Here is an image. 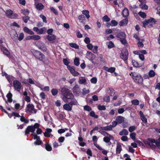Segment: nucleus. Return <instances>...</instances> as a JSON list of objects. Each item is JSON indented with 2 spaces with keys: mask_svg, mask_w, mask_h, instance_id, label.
I'll return each instance as SVG.
<instances>
[{
  "mask_svg": "<svg viewBox=\"0 0 160 160\" xmlns=\"http://www.w3.org/2000/svg\"><path fill=\"white\" fill-rule=\"evenodd\" d=\"M62 99L64 102L68 103L63 105V109L68 111H71L73 105H76L77 102L74 98V96L71 91L65 88H63L61 90Z\"/></svg>",
  "mask_w": 160,
  "mask_h": 160,
  "instance_id": "nucleus-1",
  "label": "nucleus"
},
{
  "mask_svg": "<svg viewBox=\"0 0 160 160\" xmlns=\"http://www.w3.org/2000/svg\"><path fill=\"white\" fill-rule=\"evenodd\" d=\"M128 50L127 49L125 48L122 50L120 54V57L125 62L126 64L128 63L127 60L128 58Z\"/></svg>",
  "mask_w": 160,
  "mask_h": 160,
  "instance_id": "nucleus-2",
  "label": "nucleus"
},
{
  "mask_svg": "<svg viewBox=\"0 0 160 160\" xmlns=\"http://www.w3.org/2000/svg\"><path fill=\"white\" fill-rule=\"evenodd\" d=\"M26 111L30 113L36 114L37 110L35 108L34 106L32 104L28 103L27 105Z\"/></svg>",
  "mask_w": 160,
  "mask_h": 160,
  "instance_id": "nucleus-3",
  "label": "nucleus"
},
{
  "mask_svg": "<svg viewBox=\"0 0 160 160\" xmlns=\"http://www.w3.org/2000/svg\"><path fill=\"white\" fill-rule=\"evenodd\" d=\"M33 54V55L38 59L43 62L45 60V55L41 52L37 50L34 51Z\"/></svg>",
  "mask_w": 160,
  "mask_h": 160,
  "instance_id": "nucleus-4",
  "label": "nucleus"
},
{
  "mask_svg": "<svg viewBox=\"0 0 160 160\" xmlns=\"http://www.w3.org/2000/svg\"><path fill=\"white\" fill-rule=\"evenodd\" d=\"M13 84L14 90L20 92L22 87L21 82L19 81H13Z\"/></svg>",
  "mask_w": 160,
  "mask_h": 160,
  "instance_id": "nucleus-5",
  "label": "nucleus"
},
{
  "mask_svg": "<svg viewBox=\"0 0 160 160\" xmlns=\"http://www.w3.org/2000/svg\"><path fill=\"white\" fill-rule=\"evenodd\" d=\"M5 13L6 16L8 18L12 19L15 18L18 16L16 14L13 13V11L10 9L7 10Z\"/></svg>",
  "mask_w": 160,
  "mask_h": 160,
  "instance_id": "nucleus-6",
  "label": "nucleus"
},
{
  "mask_svg": "<svg viewBox=\"0 0 160 160\" xmlns=\"http://www.w3.org/2000/svg\"><path fill=\"white\" fill-rule=\"evenodd\" d=\"M157 22L153 18H151L147 20L144 21L142 23L143 24V27H146V25H148L150 26H152V23H153L154 24L156 23Z\"/></svg>",
  "mask_w": 160,
  "mask_h": 160,
  "instance_id": "nucleus-7",
  "label": "nucleus"
},
{
  "mask_svg": "<svg viewBox=\"0 0 160 160\" xmlns=\"http://www.w3.org/2000/svg\"><path fill=\"white\" fill-rule=\"evenodd\" d=\"M159 138L157 140H156L154 138H149L148 140L150 141V142L155 143L157 147L158 148H160V135H159Z\"/></svg>",
  "mask_w": 160,
  "mask_h": 160,
  "instance_id": "nucleus-8",
  "label": "nucleus"
},
{
  "mask_svg": "<svg viewBox=\"0 0 160 160\" xmlns=\"http://www.w3.org/2000/svg\"><path fill=\"white\" fill-rule=\"evenodd\" d=\"M38 48L43 51H46L47 50V48L45 45L43 43L40 42L37 45Z\"/></svg>",
  "mask_w": 160,
  "mask_h": 160,
  "instance_id": "nucleus-9",
  "label": "nucleus"
},
{
  "mask_svg": "<svg viewBox=\"0 0 160 160\" xmlns=\"http://www.w3.org/2000/svg\"><path fill=\"white\" fill-rule=\"evenodd\" d=\"M0 49L3 52L4 54L8 57H9L10 55V52L7 48L4 47H2L1 45H0Z\"/></svg>",
  "mask_w": 160,
  "mask_h": 160,
  "instance_id": "nucleus-10",
  "label": "nucleus"
},
{
  "mask_svg": "<svg viewBox=\"0 0 160 160\" xmlns=\"http://www.w3.org/2000/svg\"><path fill=\"white\" fill-rule=\"evenodd\" d=\"M67 68L70 71L71 73L74 76H78L79 74L78 72L75 71L73 68L70 66H68Z\"/></svg>",
  "mask_w": 160,
  "mask_h": 160,
  "instance_id": "nucleus-11",
  "label": "nucleus"
},
{
  "mask_svg": "<svg viewBox=\"0 0 160 160\" xmlns=\"http://www.w3.org/2000/svg\"><path fill=\"white\" fill-rule=\"evenodd\" d=\"M116 37L117 38H119L120 40L124 38H126V34L124 32H121L118 33Z\"/></svg>",
  "mask_w": 160,
  "mask_h": 160,
  "instance_id": "nucleus-12",
  "label": "nucleus"
},
{
  "mask_svg": "<svg viewBox=\"0 0 160 160\" xmlns=\"http://www.w3.org/2000/svg\"><path fill=\"white\" fill-rule=\"evenodd\" d=\"M139 113L141 119L142 121V122L144 123H147V118L145 117L143 114V112L142 111L139 112Z\"/></svg>",
  "mask_w": 160,
  "mask_h": 160,
  "instance_id": "nucleus-13",
  "label": "nucleus"
},
{
  "mask_svg": "<svg viewBox=\"0 0 160 160\" xmlns=\"http://www.w3.org/2000/svg\"><path fill=\"white\" fill-rule=\"evenodd\" d=\"M47 38L48 41L53 43L54 41L56 39V36L53 34H50L47 36Z\"/></svg>",
  "mask_w": 160,
  "mask_h": 160,
  "instance_id": "nucleus-14",
  "label": "nucleus"
},
{
  "mask_svg": "<svg viewBox=\"0 0 160 160\" xmlns=\"http://www.w3.org/2000/svg\"><path fill=\"white\" fill-rule=\"evenodd\" d=\"M130 75L132 77L133 79L134 80H137L138 79L139 80L141 79V77L140 75H137L135 73H131Z\"/></svg>",
  "mask_w": 160,
  "mask_h": 160,
  "instance_id": "nucleus-15",
  "label": "nucleus"
},
{
  "mask_svg": "<svg viewBox=\"0 0 160 160\" xmlns=\"http://www.w3.org/2000/svg\"><path fill=\"white\" fill-rule=\"evenodd\" d=\"M104 69L106 71L110 72L111 73L114 72L115 70V68L114 67H111L110 68L108 67L104 66Z\"/></svg>",
  "mask_w": 160,
  "mask_h": 160,
  "instance_id": "nucleus-16",
  "label": "nucleus"
},
{
  "mask_svg": "<svg viewBox=\"0 0 160 160\" xmlns=\"http://www.w3.org/2000/svg\"><path fill=\"white\" fill-rule=\"evenodd\" d=\"M124 120V118L122 116H117L116 118V120L118 123L120 124L122 123Z\"/></svg>",
  "mask_w": 160,
  "mask_h": 160,
  "instance_id": "nucleus-17",
  "label": "nucleus"
},
{
  "mask_svg": "<svg viewBox=\"0 0 160 160\" xmlns=\"http://www.w3.org/2000/svg\"><path fill=\"white\" fill-rule=\"evenodd\" d=\"M87 56L90 60H93L95 58V55L90 51H88Z\"/></svg>",
  "mask_w": 160,
  "mask_h": 160,
  "instance_id": "nucleus-18",
  "label": "nucleus"
},
{
  "mask_svg": "<svg viewBox=\"0 0 160 160\" xmlns=\"http://www.w3.org/2000/svg\"><path fill=\"white\" fill-rule=\"evenodd\" d=\"M78 19L79 21L83 24L85 22V17L83 15H81L78 17Z\"/></svg>",
  "mask_w": 160,
  "mask_h": 160,
  "instance_id": "nucleus-19",
  "label": "nucleus"
},
{
  "mask_svg": "<svg viewBox=\"0 0 160 160\" xmlns=\"http://www.w3.org/2000/svg\"><path fill=\"white\" fill-rule=\"evenodd\" d=\"M46 131L44 133V136L46 137H50V133L52 132V129L51 128H47L46 129Z\"/></svg>",
  "mask_w": 160,
  "mask_h": 160,
  "instance_id": "nucleus-20",
  "label": "nucleus"
},
{
  "mask_svg": "<svg viewBox=\"0 0 160 160\" xmlns=\"http://www.w3.org/2000/svg\"><path fill=\"white\" fill-rule=\"evenodd\" d=\"M122 15L124 17L126 18L129 15L128 10L127 8H125L122 11Z\"/></svg>",
  "mask_w": 160,
  "mask_h": 160,
  "instance_id": "nucleus-21",
  "label": "nucleus"
},
{
  "mask_svg": "<svg viewBox=\"0 0 160 160\" xmlns=\"http://www.w3.org/2000/svg\"><path fill=\"white\" fill-rule=\"evenodd\" d=\"M79 90V88L77 85H76L73 88V92L74 94H78Z\"/></svg>",
  "mask_w": 160,
  "mask_h": 160,
  "instance_id": "nucleus-22",
  "label": "nucleus"
},
{
  "mask_svg": "<svg viewBox=\"0 0 160 160\" xmlns=\"http://www.w3.org/2000/svg\"><path fill=\"white\" fill-rule=\"evenodd\" d=\"M122 150V148L121 145L118 144L116 149V153L117 154H119L120 153Z\"/></svg>",
  "mask_w": 160,
  "mask_h": 160,
  "instance_id": "nucleus-23",
  "label": "nucleus"
},
{
  "mask_svg": "<svg viewBox=\"0 0 160 160\" xmlns=\"http://www.w3.org/2000/svg\"><path fill=\"white\" fill-rule=\"evenodd\" d=\"M45 148L48 151H51L52 150V148L48 142H46V143L45 144Z\"/></svg>",
  "mask_w": 160,
  "mask_h": 160,
  "instance_id": "nucleus-24",
  "label": "nucleus"
},
{
  "mask_svg": "<svg viewBox=\"0 0 160 160\" xmlns=\"http://www.w3.org/2000/svg\"><path fill=\"white\" fill-rule=\"evenodd\" d=\"M23 30L25 32L30 35H33L34 34V32L27 27H24L23 28Z\"/></svg>",
  "mask_w": 160,
  "mask_h": 160,
  "instance_id": "nucleus-25",
  "label": "nucleus"
},
{
  "mask_svg": "<svg viewBox=\"0 0 160 160\" xmlns=\"http://www.w3.org/2000/svg\"><path fill=\"white\" fill-rule=\"evenodd\" d=\"M128 22V20L127 18L123 19L119 22V25L120 26H122L124 25L127 24Z\"/></svg>",
  "mask_w": 160,
  "mask_h": 160,
  "instance_id": "nucleus-26",
  "label": "nucleus"
},
{
  "mask_svg": "<svg viewBox=\"0 0 160 160\" xmlns=\"http://www.w3.org/2000/svg\"><path fill=\"white\" fill-rule=\"evenodd\" d=\"M12 94L10 92H9L6 95V97L8 98V101L10 103L12 101Z\"/></svg>",
  "mask_w": 160,
  "mask_h": 160,
  "instance_id": "nucleus-27",
  "label": "nucleus"
},
{
  "mask_svg": "<svg viewBox=\"0 0 160 160\" xmlns=\"http://www.w3.org/2000/svg\"><path fill=\"white\" fill-rule=\"evenodd\" d=\"M36 5V8L39 10H41L43 9L44 7V6L41 3H39Z\"/></svg>",
  "mask_w": 160,
  "mask_h": 160,
  "instance_id": "nucleus-28",
  "label": "nucleus"
},
{
  "mask_svg": "<svg viewBox=\"0 0 160 160\" xmlns=\"http://www.w3.org/2000/svg\"><path fill=\"white\" fill-rule=\"evenodd\" d=\"M128 131L125 129H123L122 131H120L119 133V134L120 135L122 136L123 135H127L128 134Z\"/></svg>",
  "mask_w": 160,
  "mask_h": 160,
  "instance_id": "nucleus-29",
  "label": "nucleus"
},
{
  "mask_svg": "<svg viewBox=\"0 0 160 160\" xmlns=\"http://www.w3.org/2000/svg\"><path fill=\"white\" fill-rule=\"evenodd\" d=\"M145 3L146 2H144V3H141V4L139 5L140 8L142 9H148V7L146 5Z\"/></svg>",
  "mask_w": 160,
  "mask_h": 160,
  "instance_id": "nucleus-30",
  "label": "nucleus"
},
{
  "mask_svg": "<svg viewBox=\"0 0 160 160\" xmlns=\"http://www.w3.org/2000/svg\"><path fill=\"white\" fill-rule=\"evenodd\" d=\"M98 131L99 132L101 133L104 136H105L106 134L108 136H109V137H110L111 138H113V137L112 135H110L108 133L105 132V131H101V130H98Z\"/></svg>",
  "mask_w": 160,
  "mask_h": 160,
  "instance_id": "nucleus-31",
  "label": "nucleus"
},
{
  "mask_svg": "<svg viewBox=\"0 0 160 160\" xmlns=\"http://www.w3.org/2000/svg\"><path fill=\"white\" fill-rule=\"evenodd\" d=\"M113 138H111L109 136L108 137H105L103 138V141L106 143H108L109 142L111 143V142H110V141L111 139H113Z\"/></svg>",
  "mask_w": 160,
  "mask_h": 160,
  "instance_id": "nucleus-32",
  "label": "nucleus"
},
{
  "mask_svg": "<svg viewBox=\"0 0 160 160\" xmlns=\"http://www.w3.org/2000/svg\"><path fill=\"white\" fill-rule=\"evenodd\" d=\"M98 100V97L96 95H94L92 96V99L90 100V102L91 103L92 102V101H96Z\"/></svg>",
  "mask_w": 160,
  "mask_h": 160,
  "instance_id": "nucleus-33",
  "label": "nucleus"
},
{
  "mask_svg": "<svg viewBox=\"0 0 160 160\" xmlns=\"http://www.w3.org/2000/svg\"><path fill=\"white\" fill-rule=\"evenodd\" d=\"M89 114L91 116L94 118H98L99 117L98 115L95 114V112L93 111H91Z\"/></svg>",
  "mask_w": 160,
  "mask_h": 160,
  "instance_id": "nucleus-34",
  "label": "nucleus"
},
{
  "mask_svg": "<svg viewBox=\"0 0 160 160\" xmlns=\"http://www.w3.org/2000/svg\"><path fill=\"white\" fill-rule=\"evenodd\" d=\"M82 13L85 15L86 18L88 19L90 17V15L89 14V12L88 10H84L82 11Z\"/></svg>",
  "mask_w": 160,
  "mask_h": 160,
  "instance_id": "nucleus-35",
  "label": "nucleus"
},
{
  "mask_svg": "<svg viewBox=\"0 0 160 160\" xmlns=\"http://www.w3.org/2000/svg\"><path fill=\"white\" fill-rule=\"evenodd\" d=\"M20 120L22 122H23L25 123H28L29 122V120L26 119L23 116L21 117Z\"/></svg>",
  "mask_w": 160,
  "mask_h": 160,
  "instance_id": "nucleus-36",
  "label": "nucleus"
},
{
  "mask_svg": "<svg viewBox=\"0 0 160 160\" xmlns=\"http://www.w3.org/2000/svg\"><path fill=\"white\" fill-rule=\"evenodd\" d=\"M103 130L105 131H112V128L110 125L103 127Z\"/></svg>",
  "mask_w": 160,
  "mask_h": 160,
  "instance_id": "nucleus-37",
  "label": "nucleus"
},
{
  "mask_svg": "<svg viewBox=\"0 0 160 160\" xmlns=\"http://www.w3.org/2000/svg\"><path fill=\"white\" fill-rule=\"evenodd\" d=\"M98 108L99 110H105L106 109V108L104 105H101L100 104L98 106Z\"/></svg>",
  "mask_w": 160,
  "mask_h": 160,
  "instance_id": "nucleus-38",
  "label": "nucleus"
},
{
  "mask_svg": "<svg viewBox=\"0 0 160 160\" xmlns=\"http://www.w3.org/2000/svg\"><path fill=\"white\" fill-rule=\"evenodd\" d=\"M102 19L103 21L105 22H108L110 20V18L107 15L104 16L102 18Z\"/></svg>",
  "mask_w": 160,
  "mask_h": 160,
  "instance_id": "nucleus-39",
  "label": "nucleus"
},
{
  "mask_svg": "<svg viewBox=\"0 0 160 160\" xmlns=\"http://www.w3.org/2000/svg\"><path fill=\"white\" fill-rule=\"evenodd\" d=\"M132 104L134 105H138L139 104V101L138 99H133L131 101Z\"/></svg>",
  "mask_w": 160,
  "mask_h": 160,
  "instance_id": "nucleus-40",
  "label": "nucleus"
},
{
  "mask_svg": "<svg viewBox=\"0 0 160 160\" xmlns=\"http://www.w3.org/2000/svg\"><path fill=\"white\" fill-rule=\"evenodd\" d=\"M51 92L53 96H55L56 95L58 92V89L56 88H53L51 91Z\"/></svg>",
  "mask_w": 160,
  "mask_h": 160,
  "instance_id": "nucleus-41",
  "label": "nucleus"
},
{
  "mask_svg": "<svg viewBox=\"0 0 160 160\" xmlns=\"http://www.w3.org/2000/svg\"><path fill=\"white\" fill-rule=\"evenodd\" d=\"M69 45L72 48H74L75 49L79 48V46L76 44L73 43H69Z\"/></svg>",
  "mask_w": 160,
  "mask_h": 160,
  "instance_id": "nucleus-42",
  "label": "nucleus"
},
{
  "mask_svg": "<svg viewBox=\"0 0 160 160\" xmlns=\"http://www.w3.org/2000/svg\"><path fill=\"white\" fill-rule=\"evenodd\" d=\"M46 29L45 28L43 27L40 29H39L38 32V34H42L44 32L46 31Z\"/></svg>",
  "mask_w": 160,
  "mask_h": 160,
  "instance_id": "nucleus-43",
  "label": "nucleus"
},
{
  "mask_svg": "<svg viewBox=\"0 0 160 160\" xmlns=\"http://www.w3.org/2000/svg\"><path fill=\"white\" fill-rule=\"evenodd\" d=\"M74 64L75 65L78 66L79 64V60L78 58L76 57L74 59Z\"/></svg>",
  "mask_w": 160,
  "mask_h": 160,
  "instance_id": "nucleus-44",
  "label": "nucleus"
},
{
  "mask_svg": "<svg viewBox=\"0 0 160 160\" xmlns=\"http://www.w3.org/2000/svg\"><path fill=\"white\" fill-rule=\"evenodd\" d=\"M138 14L140 16L143 18H146V14L145 12H138Z\"/></svg>",
  "mask_w": 160,
  "mask_h": 160,
  "instance_id": "nucleus-45",
  "label": "nucleus"
},
{
  "mask_svg": "<svg viewBox=\"0 0 160 160\" xmlns=\"http://www.w3.org/2000/svg\"><path fill=\"white\" fill-rule=\"evenodd\" d=\"M84 110L89 112L92 110V108L90 107L87 105L84 106Z\"/></svg>",
  "mask_w": 160,
  "mask_h": 160,
  "instance_id": "nucleus-46",
  "label": "nucleus"
},
{
  "mask_svg": "<svg viewBox=\"0 0 160 160\" xmlns=\"http://www.w3.org/2000/svg\"><path fill=\"white\" fill-rule=\"evenodd\" d=\"M136 142L138 144L139 146L142 147V148L145 147V146L144 144H143V143L140 141L139 140H137Z\"/></svg>",
  "mask_w": 160,
  "mask_h": 160,
  "instance_id": "nucleus-47",
  "label": "nucleus"
},
{
  "mask_svg": "<svg viewBox=\"0 0 160 160\" xmlns=\"http://www.w3.org/2000/svg\"><path fill=\"white\" fill-rule=\"evenodd\" d=\"M40 37L38 35H32V40H38L40 39Z\"/></svg>",
  "mask_w": 160,
  "mask_h": 160,
  "instance_id": "nucleus-48",
  "label": "nucleus"
},
{
  "mask_svg": "<svg viewBox=\"0 0 160 160\" xmlns=\"http://www.w3.org/2000/svg\"><path fill=\"white\" fill-rule=\"evenodd\" d=\"M136 129V127L135 126H130L128 128V130L130 132H132Z\"/></svg>",
  "mask_w": 160,
  "mask_h": 160,
  "instance_id": "nucleus-49",
  "label": "nucleus"
},
{
  "mask_svg": "<svg viewBox=\"0 0 160 160\" xmlns=\"http://www.w3.org/2000/svg\"><path fill=\"white\" fill-rule=\"evenodd\" d=\"M121 43L125 46H127L128 45L127 41L126 40V38H124L120 40Z\"/></svg>",
  "mask_w": 160,
  "mask_h": 160,
  "instance_id": "nucleus-50",
  "label": "nucleus"
},
{
  "mask_svg": "<svg viewBox=\"0 0 160 160\" xmlns=\"http://www.w3.org/2000/svg\"><path fill=\"white\" fill-rule=\"evenodd\" d=\"M148 75L149 77H154L155 75V72L151 70L149 72Z\"/></svg>",
  "mask_w": 160,
  "mask_h": 160,
  "instance_id": "nucleus-51",
  "label": "nucleus"
},
{
  "mask_svg": "<svg viewBox=\"0 0 160 160\" xmlns=\"http://www.w3.org/2000/svg\"><path fill=\"white\" fill-rule=\"evenodd\" d=\"M136 134L135 132H132L131 133L130 135V138L134 140H135L136 138Z\"/></svg>",
  "mask_w": 160,
  "mask_h": 160,
  "instance_id": "nucleus-52",
  "label": "nucleus"
},
{
  "mask_svg": "<svg viewBox=\"0 0 160 160\" xmlns=\"http://www.w3.org/2000/svg\"><path fill=\"white\" fill-rule=\"evenodd\" d=\"M30 132H31V131L29 129V128L28 127H27V128L25 131V135L28 136V135L30 133Z\"/></svg>",
  "mask_w": 160,
  "mask_h": 160,
  "instance_id": "nucleus-53",
  "label": "nucleus"
},
{
  "mask_svg": "<svg viewBox=\"0 0 160 160\" xmlns=\"http://www.w3.org/2000/svg\"><path fill=\"white\" fill-rule=\"evenodd\" d=\"M30 132H31V131L29 129V128L28 127H27V128L25 131V135L28 136V135L30 133Z\"/></svg>",
  "mask_w": 160,
  "mask_h": 160,
  "instance_id": "nucleus-54",
  "label": "nucleus"
},
{
  "mask_svg": "<svg viewBox=\"0 0 160 160\" xmlns=\"http://www.w3.org/2000/svg\"><path fill=\"white\" fill-rule=\"evenodd\" d=\"M42 143V140H36V141L34 142V144L35 145H41Z\"/></svg>",
  "mask_w": 160,
  "mask_h": 160,
  "instance_id": "nucleus-55",
  "label": "nucleus"
},
{
  "mask_svg": "<svg viewBox=\"0 0 160 160\" xmlns=\"http://www.w3.org/2000/svg\"><path fill=\"white\" fill-rule=\"evenodd\" d=\"M108 47L109 48H111L114 47L113 43L111 41H110L108 43Z\"/></svg>",
  "mask_w": 160,
  "mask_h": 160,
  "instance_id": "nucleus-56",
  "label": "nucleus"
},
{
  "mask_svg": "<svg viewBox=\"0 0 160 160\" xmlns=\"http://www.w3.org/2000/svg\"><path fill=\"white\" fill-rule=\"evenodd\" d=\"M101 115L103 116L104 118H108V114L107 113L101 112Z\"/></svg>",
  "mask_w": 160,
  "mask_h": 160,
  "instance_id": "nucleus-57",
  "label": "nucleus"
},
{
  "mask_svg": "<svg viewBox=\"0 0 160 160\" xmlns=\"http://www.w3.org/2000/svg\"><path fill=\"white\" fill-rule=\"evenodd\" d=\"M22 18L24 22L26 23L28 22V21L29 19V17L28 16H25V17H22Z\"/></svg>",
  "mask_w": 160,
  "mask_h": 160,
  "instance_id": "nucleus-58",
  "label": "nucleus"
},
{
  "mask_svg": "<svg viewBox=\"0 0 160 160\" xmlns=\"http://www.w3.org/2000/svg\"><path fill=\"white\" fill-rule=\"evenodd\" d=\"M112 26H116L118 25V22L115 20H112L111 22Z\"/></svg>",
  "mask_w": 160,
  "mask_h": 160,
  "instance_id": "nucleus-59",
  "label": "nucleus"
},
{
  "mask_svg": "<svg viewBox=\"0 0 160 160\" xmlns=\"http://www.w3.org/2000/svg\"><path fill=\"white\" fill-rule=\"evenodd\" d=\"M24 37V34L23 33H21L18 38V40L19 41H21L23 38Z\"/></svg>",
  "mask_w": 160,
  "mask_h": 160,
  "instance_id": "nucleus-60",
  "label": "nucleus"
},
{
  "mask_svg": "<svg viewBox=\"0 0 160 160\" xmlns=\"http://www.w3.org/2000/svg\"><path fill=\"white\" fill-rule=\"evenodd\" d=\"M76 35L78 38H80L82 37V35L80 33L78 30L77 31Z\"/></svg>",
  "mask_w": 160,
  "mask_h": 160,
  "instance_id": "nucleus-61",
  "label": "nucleus"
},
{
  "mask_svg": "<svg viewBox=\"0 0 160 160\" xmlns=\"http://www.w3.org/2000/svg\"><path fill=\"white\" fill-rule=\"evenodd\" d=\"M103 100L106 102H109L110 101V97L109 96L105 97L103 98Z\"/></svg>",
  "mask_w": 160,
  "mask_h": 160,
  "instance_id": "nucleus-62",
  "label": "nucleus"
},
{
  "mask_svg": "<svg viewBox=\"0 0 160 160\" xmlns=\"http://www.w3.org/2000/svg\"><path fill=\"white\" fill-rule=\"evenodd\" d=\"M50 9L51 11H52L55 15H58V13L57 10L53 7L51 8Z\"/></svg>",
  "mask_w": 160,
  "mask_h": 160,
  "instance_id": "nucleus-63",
  "label": "nucleus"
},
{
  "mask_svg": "<svg viewBox=\"0 0 160 160\" xmlns=\"http://www.w3.org/2000/svg\"><path fill=\"white\" fill-rule=\"evenodd\" d=\"M123 157L124 158H126L125 160H131L130 158V156L127 154H124L123 155Z\"/></svg>",
  "mask_w": 160,
  "mask_h": 160,
  "instance_id": "nucleus-64",
  "label": "nucleus"
}]
</instances>
